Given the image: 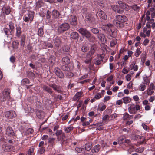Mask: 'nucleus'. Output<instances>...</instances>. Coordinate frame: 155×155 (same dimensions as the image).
I'll list each match as a JSON object with an SVG mask.
<instances>
[{
  "label": "nucleus",
  "instance_id": "1",
  "mask_svg": "<svg viewBox=\"0 0 155 155\" xmlns=\"http://www.w3.org/2000/svg\"><path fill=\"white\" fill-rule=\"evenodd\" d=\"M116 20L113 21V24L117 27L122 28L124 27L123 23L126 21L127 19L124 15H119L116 16Z\"/></svg>",
  "mask_w": 155,
  "mask_h": 155
},
{
  "label": "nucleus",
  "instance_id": "2",
  "mask_svg": "<svg viewBox=\"0 0 155 155\" xmlns=\"http://www.w3.org/2000/svg\"><path fill=\"white\" fill-rule=\"evenodd\" d=\"M34 12L33 11H30L28 12L27 15H25L23 17V20L26 22H30L31 23L33 20L34 16Z\"/></svg>",
  "mask_w": 155,
  "mask_h": 155
},
{
  "label": "nucleus",
  "instance_id": "3",
  "mask_svg": "<svg viewBox=\"0 0 155 155\" xmlns=\"http://www.w3.org/2000/svg\"><path fill=\"white\" fill-rule=\"evenodd\" d=\"M70 28L69 24L68 23H62L58 28V32L61 34L68 30Z\"/></svg>",
  "mask_w": 155,
  "mask_h": 155
},
{
  "label": "nucleus",
  "instance_id": "4",
  "mask_svg": "<svg viewBox=\"0 0 155 155\" xmlns=\"http://www.w3.org/2000/svg\"><path fill=\"white\" fill-rule=\"evenodd\" d=\"M78 31L82 35L85 36L87 38L89 39L91 37V33L86 29L81 28Z\"/></svg>",
  "mask_w": 155,
  "mask_h": 155
},
{
  "label": "nucleus",
  "instance_id": "5",
  "mask_svg": "<svg viewBox=\"0 0 155 155\" xmlns=\"http://www.w3.org/2000/svg\"><path fill=\"white\" fill-rule=\"evenodd\" d=\"M53 41L54 45L57 49H58L60 46L62 41L61 40V38L57 36H55L53 38Z\"/></svg>",
  "mask_w": 155,
  "mask_h": 155
},
{
  "label": "nucleus",
  "instance_id": "6",
  "mask_svg": "<svg viewBox=\"0 0 155 155\" xmlns=\"http://www.w3.org/2000/svg\"><path fill=\"white\" fill-rule=\"evenodd\" d=\"M5 117L8 118H12L15 117L16 114L14 111L10 110L6 111L5 113Z\"/></svg>",
  "mask_w": 155,
  "mask_h": 155
},
{
  "label": "nucleus",
  "instance_id": "7",
  "mask_svg": "<svg viewBox=\"0 0 155 155\" xmlns=\"http://www.w3.org/2000/svg\"><path fill=\"white\" fill-rule=\"evenodd\" d=\"M155 88V86L154 84L151 83L149 85V87L148 88L146 91L148 95H151L154 93L153 90Z\"/></svg>",
  "mask_w": 155,
  "mask_h": 155
},
{
  "label": "nucleus",
  "instance_id": "8",
  "mask_svg": "<svg viewBox=\"0 0 155 155\" xmlns=\"http://www.w3.org/2000/svg\"><path fill=\"white\" fill-rule=\"evenodd\" d=\"M54 72L57 77L61 79L64 78V74L61 70L58 68H55L54 69Z\"/></svg>",
  "mask_w": 155,
  "mask_h": 155
},
{
  "label": "nucleus",
  "instance_id": "9",
  "mask_svg": "<svg viewBox=\"0 0 155 155\" xmlns=\"http://www.w3.org/2000/svg\"><path fill=\"white\" fill-rule=\"evenodd\" d=\"M44 142L43 141H41L39 143L38 149L37 153L40 154H42L45 152V148L44 147Z\"/></svg>",
  "mask_w": 155,
  "mask_h": 155
},
{
  "label": "nucleus",
  "instance_id": "10",
  "mask_svg": "<svg viewBox=\"0 0 155 155\" xmlns=\"http://www.w3.org/2000/svg\"><path fill=\"white\" fill-rule=\"evenodd\" d=\"M2 147L3 151L5 152H9L14 150L15 147L13 146H8L4 144L2 145Z\"/></svg>",
  "mask_w": 155,
  "mask_h": 155
},
{
  "label": "nucleus",
  "instance_id": "11",
  "mask_svg": "<svg viewBox=\"0 0 155 155\" xmlns=\"http://www.w3.org/2000/svg\"><path fill=\"white\" fill-rule=\"evenodd\" d=\"M10 90L8 88H5L3 91V95L8 100H9L11 97L10 96Z\"/></svg>",
  "mask_w": 155,
  "mask_h": 155
},
{
  "label": "nucleus",
  "instance_id": "12",
  "mask_svg": "<svg viewBox=\"0 0 155 155\" xmlns=\"http://www.w3.org/2000/svg\"><path fill=\"white\" fill-rule=\"evenodd\" d=\"M51 15V12L48 10L47 12V13L46 16V21H48V22L51 24L54 22V21L53 20L50 18Z\"/></svg>",
  "mask_w": 155,
  "mask_h": 155
},
{
  "label": "nucleus",
  "instance_id": "13",
  "mask_svg": "<svg viewBox=\"0 0 155 155\" xmlns=\"http://www.w3.org/2000/svg\"><path fill=\"white\" fill-rule=\"evenodd\" d=\"M70 21L71 25H75L77 24V20L76 16L74 15L70 16Z\"/></svg>",
  "mask_w": 155,
  "mask_h": 155
},
{
  "label": "nucleus",
  "instance_id": "14",
  "mask_svg": "<svg viewBox=\"0 0 155 155\" xmlns=\"http://www.w3.org/2000/svg\"><path fill=\"white\" fill-rule=\"evenodd\" d=\"M97 12L98 15L101 18L104 20L107 19V16L105 13L102 10L100 9H98L97 10Z\"/></svg>",
  "mask_w": 155,
  "mask_h": 155
},
{
  "label": "nucleus",
  "instance_id": "15",
  "mask_svg": "<svg viewBox=\"0 0 155 155\" xmlns=\"http://www.w3.org/2000/svg\"><path fill=\"white\" fill-rule=\"evenodd\" d=\"M59 12L56 10H54L52 12V19L55 21V20L58 18L60 15Z\"/></svg>",
  "mask_w": 155,
  "mask_h": 155
},
{
  "label": "nucleus",
  "instance_id": "16",
  "mask_svg": "<svg viewBox=\"0 0 155 155\" xmlns=\"http://www.w3.org/2000/svg\"><path fill=\"white\" fill-rule=\"evenodd\" d=\"M6 134L9 136H13L15 135L14 131L12 127L10 126L8 127L6 130Z\"/></svg>",
  "mask_w": 155,
  "mask_h": 155
},
{
  "label": "nucleus",
  "instance_id": "17",
  "mask_svg": "<svg viewBox=\"0 0 155 155\" xmlns=\"http://www.w3.org/2000/svg\"><path fill=\"white\" fill-rule=\"evenodd\" d=\"M100 145L98 144L95 146L91 149V151L93 153H97L100 149Z\"/></svg>",
  "mask_w": 155,
  "mask_h": 155
},
{
  "label": "nucleus",
  "instance_id": "18",
  "mask_svg": "<svg viewBox=\"0 0 155 155\" xmlns=\"http://www.w3.org/2000/svg\"><path fill=\"white\" fill-rule=\"evenodd\" d=\"M133 139L134 140L140 139V140H139V141L141 143H143L145 140L144 138L143 137H141L138 135H134L133 137Z\"/></svg>",
  "mask_w": 155,
  "mask_h": 155
},
{
  "label": "nucleus",
  "instance_id": "19",
  "mask_svg": "<svg viewBox=\"0 0 155 155\" xmlns=\"http://www.w3.org/2000/svg\"><path fill=\"white\" fill-rule=\"evenodd\" d=\"M136 62V61H133L130 66L131 69H133L134 71H137L138 69V66L137 65H135Z\"/></svg>",
  "mask_w": 155,
  "mask_h": 155
},
{
  "label": "nucleus",
  "instance_id": "20",
  "mask_svg": "<svg viewBox=\"0 0 155 155\" xmlns=\"http://www.w3.org/2000/svg\"><path fill=\"white\" fill-rule=\"evenodd\" d=\"M62 64H68L70 62V60L68 57H63L61 60Z\"/></svg>",
  "mask_w": 155,
  "mask_h": 155
},
{
  "label": "nucleus",
  "instance_id": "21",
  "mask_svg": "<svg viewBox=\"0 0 155 155\" xmlns=\"http://www.w3.org/2000/svg\"><path fill=\"white\" fill-rule=\"evenodd\" d=\"M129 112L130 114H135L136 113V111L135 109V106L132 105L128 108Z\"/></svg>",
  "mask_w": 155,
  "mask_h": 155
},
{
  "label": "nucleus",
  "instance_id": "22",
  "mask_svg": "<svg viewBox=\"0 0 155 155\" xmlns=\"http://www.w3.org/2000/svg\"><path fill=\"white\" fill-rule=\"evenodd\" d=\"M70 38L73 39H77L79 38V34L77 32H72L70 34Z\"/></svg>",
  "mask_w": 155,
  "mask_h": 155
},
{
  "label": "nucleus",
  "instance_id": "23",
  "mask_svg": "<svg viewBox=\"0 0 155 155\" xmlns=\"http://www.w3.org/2000/svg\"><path fill=\"white\" fill-rule=\"evenodd\" d=\"M97 49V46L96 45L94 44L91 45V48L89 51L91 53L94 54Z\"/></svg>",
  "mask_w": 155,
  "mask_h": 155
},
{
  "label": "nucleus",
  "instance_id": "24",
  "mask_svg": "<svg viewBox=\"0 0 155 155\" xmlns=\"http://www.w3.org/2000/svg\"><path fill=\"white\" fill-rule=\"evenodd\" d=\"M16 30V35L18 37H19L21 33V28L19 26H17Z\"/></svg>",
  "mask_w": 155,
  "mask_h": 155
},
{
  "label": "nucleus",
  "instance_id": "25",
  "mask_svg": "<svg viewBox=\"0 0 155 155\" xmlns=\"http://www.w3.org/2000/svg\"><path fill=\"white\" fill-rule=\"evenodd\" d=\"M2 33H5L6 35H7V37H8V35L11 34L12 32L8 29L6 28H4L2 30Z\"/></svg>",
  "mask_w": 155,
  "mask_h": 155
},
{
  "label": "nucleus",
  "instance_id": "26",
  "mask_svg": "<svg viewBox=\"0 0 155 155\" xmlns=\"http://www.w3.org/2000/svg\"><path fill=\"white\" fill-rule=\"evenodd\" d=\"M147 85L145 84L142 82L140 85L139 90L140 91H144L146 88V86Z\"/></svg>",
  "mask_w": 155,
  "mask_h": 155
},
{
  "label": "nucleus",
  "instance_id": "27",
  "mask_svg": "<svg viewBox=\"0 0 155 155\" xmlns=\"http://www.w3.org/2000/svg\"><path fill=\"white\" fill-rule=\"evenodd\" d=\"M89 50V48L86 44H84L81 48V51L83 52H86Z\"/></svg>",
  "mask_w": 155,
  "mask_h": 155
},
{
  "label": "nucleus",
  "instance_id": "28",
  "mask_svg": "<svg viewBox=\"0 0 155 155\" xmlns=\"http://www.w3.org/2000/svg\"><path fill=\"white\" fill-rule=\"evenodd\" d=\"M143 81L142 83H143L147 85L149 84L150 81V79L148 77L146 76L145 77H143Z\"/></svg>",
  "mask_w": 155,
  "mask_h": 155
},
{
  "label": "nucleus",
  "instance_id": "29",
  "mask_svg": "<svg viewBox=\"0 0 155 155\" xmlns=\"http://www.w3.org/2000/svg\"><path fill=\"white\" fill-rule=\"evenodd\" d=\"M65 138V134L64 133H63L61 135L60 137H57V139L58 141H64Z\"/></svg>",
  "mask_w": 155,
  "mask_h": 155
},
{
  "label": "nucleus",
  "instance_id": "30",
  "mask_svg": "<svg viewBox=\"0 0 155 155\" xmlns=\"http://www.w3.org/2000/svg\"><path fill=\"white\" fill-rule=\"evenodd\" d=\"M68 64H62L61 66V69L64 71H68L70 69L68 67Z\"/></svg>",
  "mask_w": 155,
  "mask_h": 155
},
{
  "label": "nucleus",
  "instance_id": "31",
  "mask_svg": "<svg viewBox=\"0 0 155 155\" xmlns=\"http://www.w3.org/2000/svg\"><path fill=\"white\" fill-rule=\"evenodd\" d=\"M51 87L54 90L57 92L60 93L61 91V89L60 87L54 85H52Z\"/></svg>",
  "mask_w": 155,
  "mask_h": 155
},
{
  "label": "nucleus",
  "instance_id": "32",
  "mask_svg": "<svg viewBox=\"0 0 155 155\" xmlns=\"http://www.w3.org/2000/svg\"><path fill=\"white\" fill-rule=\"evenodd\" d=\"M81 92H78L73 97V100L74 101H76L78 100L79 97L81 96L82 95Z\"/></svg>",
  "mask_w": 155,
  "mask_h": 155
},
{
  "label": "nucleus",
  "instance_id": "33",
  "mask_svg": "<svg viewBox=\"0 0 155 155\" xmlns=\"http://www.w3.org/2000/svg\"><path fill=\"white\" fill-rule=\"evenodd\" d=\"M74 129L72 126H69L68 127H65L64 128V131L66 133H69Z\"/></svg>",
  "mask_w": 155,
  "mask_h": 155
},
{
  "label": "nucleus",
  "instance_id": "34",
  "mask_svg": "<svg viewBox=\"0 0 155 155\" xmlns=\"http://www.w3.org/2000/svg\"><path fill=\"white\" fill-rule=\"evenodd\" d=\"M26 35H22L21 37V45L24 46L25 41Z\"/></svg>",
  "mask_w": 155,
  "mask_h": 155
},
{
  "label": "nucleus",
  "instance_id": "35",
  "mask_svg": "<svg viewBox=\"0 0 155 155\" xmlns=\"http://www.w3.org/2000/svg\"><path fill=\"white\" fill-rule=\"evenodd\" d=\"M122 99L123 100V102L125 104H127L130 102L131 101L130 98L129 97H124Z\"/></svg>",
  "mask_w": 155,
  "mask_h": 155
},
{
  "label": "nucleus",
  "instance_id": "36",
  "mask_svg": "<svg viewBox=\"0 0 155 155\" xmlns=\"http://www.w3.org/2000/svg\"><path fill=\"white\" fill-rule=\"evenodd\" d=\"M43 89L47 92L51 94L52 93L51 89L46 86L45 85L43 87Z\"/></svg>",
  "mask_w": 155,
  "mask_h": 155
},
{
  "label": "nucleus",
  "instance_id": "37",
  "mask_svg": "<svg viewBox=\"0 0 155 155\" xmlns=\"http://www.w3.org/2000/svg\"><path fill=\"white\" fill-rule=\"evenodd\" d=\"M75 150L76 152L79 153H83L85 152L84 148H82L76 147Z\"/></svg>",
  "mask_w": 155,
  "mask_h": 155
},
{
  "label": "nucleus",
  "instance_id": "38",
  "mask_svg": "<svg viewBox=\"0 0 155 155\" xmlns=\"http://www.w3.org/2000/svg\"><path fill=\"white\" fill-rule=\"evenodd\" d=\"M97 37L101 41H104L105 38V36L102 33H100L97 35Z\"/></svg>",
  "mask_w": 155,
  "mask_h": 155
},
{
  "label": "nucleus",
  "instance_id": "39",
  "mask_svg": "<svg viewBox=\"0 0 155 155\" xmlns=\"http://www.w3.org/2000/svg\"><path fill=\"white\" fill-rule=\"evenodd\" d=\"M141 51H140V49L139 48H137L136 50V52L134 53V55L137 57H138L141 53Z\"/></svg>",
  "mask_w": 155,
  "mask_h": 155
},
{
  "label": "nucleus",
  "instance_id": "40",
  "mask_svg": "<svg viewBox=\"0 0 155 155\" xmlns=\"http://www.w3.org/2000/svg\"><path fill=\"white\" fill-rule=\"evenodd\" d=\"M34 147L30 148L28 150L27 153V155H34Z\"/></svg>",
  "mask_w": 155,
  "mask_h": 155
},
{
  "label": "nucleus",
  "instance_id": "41",
  "mask_svg": "<svg viewBox=\"0 0 155 155\" xmlns=\"http://www.w3.org/2000/svg\"><path fill=\"white\" fill-rule=\"evenodd\" d=\"M93 54L91 53V52L89 51V52L86 54V58H87L92 60L93 58L92 56Z\"/></svg>",
  "mask_w": 155,
  "mask_h": 155
},
{
  "label": "nucleus",
  "instance_id": "42",
  "mask_svg": "<svg viewBox=\"0 0 155 155\" xmlns=\"http://www.w3.org/2000/svg\"><path fill=\"white\" fill-rule=\"evenodd\" d=\"M9 28L11 30V31L12 33L14 29V24L12 22H10L9 23Z\"/></svg>",
  "mask_w": 155,
  "mask_h": 155
},
{
  "label": "nucleus",
  "instance_id": "43",
  "mask_svg": "<svg viewBox=\"0 0 155 155\" xmlns=\"http://www.w3.org/2000/svg\"><path fill=\"white\" fill-rule=\"evenodd\" d=\"M106 108V106L104 104H102L99 106L98 108L100 111H103Z\"/></svg>",
  "mask_w": 155,
  "mask_h": 155
},
{
  "label": "nucleus",
  "instance_id": "44",
  "mask_svg": "<svg viewBox=\"0 0 155 155\" xmlns=\"http://www.w3.org/2000/svg\"><path fill=\"white\" fill-rule=\"evenodd\" d=\"M91 147V144L90 143H87L85 145V149L87 150H90Z\"/></svg>",
  "mask_w": 155,
  "mask_h": 155
},
{
  "label": "nucleus",
  "instance_id": "45",
  "mask_svg": "<svg viewBox=\"0 0 155 155\" xmlns=\"http://www.w3.org/2000/svg\"><path fill=\"white\" fill-rule=\"evenodd\" d=\"M3 10L5 11V12L6 15L8 14L10 12V9L9 7H5L4 8Z\"/></svg>",
  "mask_w": 155,
  "mask_h": 155
},
{
  "label": "nucleus",
  "instance_id": "46",
  "mask_svg": "<svg viewBox=\"0 0 155 155\" xmlns=\"http://www.w3.org/2000/svg\"><path fill=\"white\" fill-rule=\"evenodd\" d=\"M38 34L40 36H42L43 34V29L42 27L40 28L38 31Z\"/></svg>",
  "mask_w": 155,
  "mask_h": 155
},
{
  "label": "nucleus",
  "instance_id": "47",
  "mask_svg": "<svg viewBox=\"0 0 155 155\" xmlns=\"http://www.w3.org/2000/svg\"><path fill=\"white\" fill-rule=\"evenodd\" d=\"M43 4V2L41 0L37 2L36 4V6L38 8H40Z\"/></svg>",
  "mask_w": 155,
  "mask_h": 155
},
{
  "label": "nucleus",
  "instance_id": "48",
  "mask_svg": "<svg viewBox=\"0 0 155 155\" xmlns=\"http://www.w3.org/2000/svg\"><path fill=\"white\" fill-rule=\"evenodd\" d=\"M102 125V124L101 123H97L96 124L91 125L90 126V127H91V128H93L94 127V126H95L96 127H99L101 126Z\"/></svg>",
  "mask_w": 155,
  "mask_h": 155
},
{
  "label": "nucleus",
  "instance_id": "49",
  "mask_svg": "<svg viewBox=\"0 0 155 155\" xmlns=\"http://www.w3.org/2000/svg\"><path fill=\"white\" fill-rule=\"evenodd\" d=\"M62 49L65 52H68L69 51L70 48L68 46L66 45L64 46L63 47Z\"/></svg>",
  "mask_w": 155,
  "mask_h": 155
},
{
  "label": "nucleus",
  "instance_id": "50",
  "mask_svg": "<svg viewBox=\"0 0 155 155\" xmlns=\"http://www.w3.org/2000/svg\"><path fill=\"white\" fill-rule=\"evenodd\" d=\"M130 115L127 113H125L123 114V118L124 120L129 119Z\"/></svg>",
  "mask_w": 155,
  "mask_h": 155
},
{
  "label": "nucleus",
  "instance_id": "51",
  "mask_svg": "<svg viewBox=\"0 0 155 155\" xmlns=\"http://www.w3.org/2000/svg\"><path fill=\"white\" fill-rule=\"evenodd\" d=\"M144 148L143 147H140L137 148L136 149L135 151L137 152L141 153L144 151Z\"/></svg>",
  "mask_w": 155,
  "mask_h": 155
},
{
  "label": "nucleus",
  "instance_id": "52",
  "mask_svg": "<svg viewBox=\"0 0 155 155\" xmlns=\"http://www.w3.org/2000/svg\"><path fill=\"white\" fill-rule=\"evenodd\" d=\"M65 74L66 76L69 78H72L74 76L73 74L70 72H68Z\"/></svg>",
  "mask_w": 155,
  "mask_h": 155
},
{
  "label": "nucleus",
  "instance_id": "53",
  "mask_svg": "<svg viewBox=\"0 0 155 155\" xmlns=\"http://www.w3.org/2000/svg\"><path fill=\"white\" fill-rule=\"evenodd\" d=\"M34 132L33 130L31 128H29L26 131V133L27 134H32Z\"/></svg>",
  "mask_w": 155,
  "mask_h": 155
},
{
  "label": "nucleus",
  "instance_id": "54",
  "mask_svg": "<svg viewBox=\"0 0 155 155\" xmlns=\"http://www.w3.org/2000/svg\"><path fill=\"white\" fill-rule=\"evenodd\" d=\"M117 41L116 40H113L110 41V45L111 47L114 46L117 44Z\"/></svg>",
  "mask_w": 155,
  "mask_h": 155
},
{
  "label": "nucleus",
  "instance_id": "55",
  "mask_svg": "<svg viewBox=\"0 0 155 155\" xmlns=\"http://www.w3.org/2000/svg\"><path fill=\"white\" fill-rule=\"evenodd\" d=\"M18 43L16 41H14L12 43V46L13 48H18Z\"/></svg>",
  "mask_w": 155,
  "mask_h": 155
},
{
  "label": "nucleus",
  "instance_id": "56",
  "mask_svg": "<svg viewBox=\"0 0 155 155\" xmlns=\"http://www.w3.org/2000/svg\"><path fill=\"white\" fill-rule=\"evenodd\" d=\"M91 31L93 33L95 34H97L99 32L98 29L95 28L92 29Z\"/></svg>",
  "mask_w": 155,
  "mask_h": 155
},
{
  "label": "nucleus",
  "instance_id": "57",
  "mask_svg": "<svg viewBox=\"0 0 155 155\" xmlns=\"http://www.w3.org/2000/svg\"><path fill=\"white\" fill-rule=\"evenodd\" d=\"M62 134V131L61 130H57L55 133V135L58 137L61 134Z\"/></svg>",
  "mask_w": 155,
  "mask_h": 155
},
{
  "label": "nucleus",
  "instance_id": "58",
  "mask_svg": "<svg viewBox=\"0 0 155 155\" xmlns=\"http://www.w3.org/2000/svg\"><path fill=\"white\" fill-rule=\"evenodd\" d=\"M118 3L120 5V7L124 8V4L123 2L121 1H119L118 2Z\"/></svg>",
  "mask_w": 155,
  "mask_h": 155
},
{
  "label": "nucleus",
  "instance_id": "59",
  "mask_svg": "<svg viewBox=\"0 0 155 155\" xmlns=\"http://www.w3.org/2000/svg\"><path fill=\"white\" fill-rule=\"evenodd\" d=\"M142 126L143 129L147 131H149V128L148 126L144 123L142 124Z\"/></svg>",
  "mask_w": 155,
  "mask_h": 155
},
{
  "label": "nucleus",
  "instance_id": "60",
  "mask_svg": "<svg viewBox=\"0 0 155 155\" xmlns=\"http://www.w3.org/2000/svg\"><path fill=\"white\" fill-rule=\"evenodd\" d=\"M111 7L113 10L116 12L119 7L118 6L114 5H112Z\"/></svg>",
  "mask_w": 155,
  "mask_h": 155
},
{
  "label": "nucleus",
  "instance_id": "61",
  "mask_svg": "<svg viewBox=\"0 0 155 155\" xmlns=\"http://www.w3.org/2000/svg\"><path fill=\"white\" fill-rule=\"evenodd\" d=\"M95 98L96 99H98L101 97V94L100 93H97L95 96Z\"/></svg>",
  "mask_w": 155,
  "mask_h": 155
},
{
  "label": "nucleus",
  "instance_id": "62",
  "mask_svg": "<svg viewBox=\"0 0 155 155\" xmlns=\"http://www.w3.org/2000/svg\"><path fill=\"white\" fill-rule=\"evenodd\" d=\"M125 140L123 137H120L118 139V142L120 143H124V142Z\"/></svg>",
  "mask_w": 155,
  "mask_h": 155
},
{
  "label": "nucleus",
  "instance_id": "63",
  "mask_svg": "<svg viewBox=\"0 0 155 155\" xmlns=\"http://www.w3.org/2000/svg\"><path fill=\"white\" fill-rule=\"evenodd\" d=\"M91 16L92 15L90 13H87L85 16L86 20L87 21H89V19L91 17Z\"/></svg>",
  "mask_w": 155,
  "mask_h": 155
},
{
  "label": "nucleus",
  "instance_id": "64",
  "mask_svg": "<svg viewBox=\"0 0 155 155\" xmlns=\"http://www.w3.org/2000/svg\"><path fill=\"white\" fill-rule=\"evenodd\" d=\"M120 8L119 7L118 9L117 10V11H116V12L119 14H122L123 13L124 10L122 8Z\"/></svg>",
  "mask_w": 155,
  "mask_h": 155
}]
</instances>
